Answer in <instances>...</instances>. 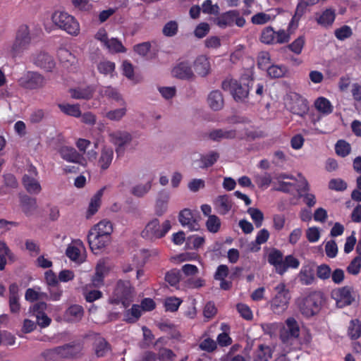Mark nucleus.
I'll return each mask as SVG.
<instances>
[{
  "label": "nucleus",
  "mask_w": 361,
  "mask_h": 361,
  "mask_svg": "<svg viewBox=\"0 0 361 361\" xmlns=\"http://www.w3.org/2000/svg\"><path fill=\"white\" fill-rule=\"evenodd\" d=\"M267 261L274 267L276 274L283 276L289 269H296L300 267V261L293 255L283 257V252L273 248L268 254Z\"/></svg>",
  "instance_id": "obj_1"
},
{
  "label": "nucleus",
  "mask_w": 361,
  "mask_h": 361,
  "mask_svg": "<svg viewBox=\"0 0 361 361\" xmlns=\"http://www.w3.org/2000/svg\"><path fill=\"white\" fill-rule=\"evenodd\" d=\"M80 345L65 344L42 352L38 361H61L63 358L75 357L80 351Z\"/></svg>",
  "instance_id": "obj_2"
},
{
  "label": "nucleus",
  "mask_w": 361,
  "mask_h": 361,
  "mask_svg": "<svg viewBox=\"0 0 361 361\" xmlns=\"http://www.w3.org/2000/svg\"><path fill=\"white\" fill-rule=\"evenodd\" d=\"M253 82L252 78H242L240 82L234 79H227L223 81L221 87L229 91L236 102H243L247 97L250 87Z\"/></svg>",
  "instance_id": "obj_3"
},
{
  "label": "nucleus",
  "mask_w": 361,
  "mask_h": 361,
  "mask_svg": "<svg viewBox=\"0 0 361 361\" xmlns=\"http://www.w3.org/2000/svg\"><path fill=\"white\" fill-rule=\"evenodd\" d=\"M133 287L130 281L118 280L116 282L109 302L112 305L122 304L124 307H128L133 301Z\"/></svg>",
  "instance_id": "obj_4"
},
{
  "label": "nucleus",
  "mask_w": 361,
  "mask_h": 361,
  "mask_svg": "<svg viewBox=\"0 0 361 361\" xmlns=\"http://www.w3.org/2000/svg\"><path fill=\"white\" fill-rule=\"evenodd\" d=\"M323 303V293L320 291H313L302 299L299 309L304 317L309 318L320 312Z\"/></svg>",
  "instance_id": "obj_5"
},
{
  "label": "nucleus",
  "mask_w": 361,
  "mask_h": 361,
  "mask_svg": "<svg viewBox=\"0 0 361 361\" xmlns=\"http://www.w3.org/2000/svg\"><path fill=\"white\" fill-rule=\"evenodd\" d=\"M171 228V224L169 220H165L161 225L159 220L154 218L146 224L140 235L145 240L154 241L164 238Z\"/></svg>",
  "instance_id": "obj_6"
},
{
  "label": "nucleus",
  "mask_w": 361,
  "mask_h": 361,
  "mask_svg": "<svg viewBox=\"0 0 361 361\" xmlns=\"http://www.w3.org/2000/svg\"><path fill=\"white\" fill-rule=\"evenodd\" d=\"M275 294L270 300V308L274 314H282L288 307L291 298L289 290L284 283H279L274 288Z\"/></svg>",
  "instance_id": "obj_7"
},
{
  "label": "nucleus",
  "mask_w": 361,
  "mask_h": 361,
  "mask_svg": "<svg viewBox=\"0 0 361 361\" xmlns=\"http://www.w3.org/2000/svg\"><path fill=\"white\" fill-rule=\"evenodd\" d=\"M54 25L68 34L77 36L80 33V25L73 16L64 11H55L51 16Z\"/></svg>",
  "instance_id": "obj_8"
},
{
  "label": "nucleus",
  "mask_w": 361,
  "mask_h": 361,
  "mask_svg": "<svg viewBox=\"0 0 361 361\" xmlns=\"http://www.w3.org/2000/svg\"><path fill=\"white\" fill-rule=\"evenodd\" d=\"M20 87L26 90H39L47 84L45 77L37 71H27L17 80Z\"/></svg>",
  "instance_id": "obj_9"
},
{
  "label": "nucleus",
  "mask_w": 361,
  "mask_h": 361,
  "mask_svg": "<svg viewBox=\"0 0 361 361\" xmlns=\"http://www.w3.org/2000/svg\"><path fill=\"white\" fill-rule=\"evenodd\" d=\"M300 336V327L297 321L293 317H289L286 321V326L280 331V340L281 346L292 348Z\"/></svg>",
  "instance_id": "obj_10"
},
{
  "label": "nucleus",
  "mask_w": 361,
  "mask_h": 361,
  "mask_svg": "<svg viewBox=\"0 0 361 361\" xmlns=\"http://www.w3.org/2000/svg\"><path fill=\"white\" fill-rule=\"evenodd\" d=\"M31 39L29 27L27 25H21L16 32V38L11 47L13 56H17L27 50L30 47Z\"/></svg>",
  "instance_id": "obj_11"
},
{
  "label": "nucleus",
  "mask_w": 361,
  "mask_h": 361,
  "mask_svg": "<svg viewBox=\"0 0 361 361\" xmlns=\"http://www.w3.org/2000/svg\"><path fill=\"white\" fill-rule=\"evenodd\" d=\"M217 16L214 22L221 28L231 27L233 24L239 27H243L245 25V19L240 15L238 10H230Z\"/></svg>",
  "instance_id": "obj_12"
},
{
  "label": "nucleus",
  "mask_w": 361,
  "mask_h": 361,
  "mask_svg": "<svg viewBox=\"0 0 361 361\" xmlns=\"http://www.w3.org/2000/svg\"><path fill=\"white\" fill-rule=\"evenodd\" d=\"M352 293L353 288L346 286L334 290L331 292V297L336 300L337 307L343 308L351 305L354 301Z\"/></svg>",
  "instance_id": "obj_13"
},
{
  "label": "nucleus",
  "mask_w": 361,
  "mask_h": 361,
  "mask_svg": "<svg viewBox=\"0 0 361 361\" xmlns=\"http://www.w3.org/2000/svg\"><path fill=\"white\" fill-rule=\"evenodd\" d=\"M289 110L293 114L304 117L309 111L307 100L298 93H293L290 96Z\"/></svg>",
  "instance_id": "obj_14"
},
{
  "label": "nucleus",
  "mask_w": 361,
  "mask_h": 361,
  "mask_svg": "<svg viewBox=\"0 0 361 361\" xmlns=\"http://www.w3.org/2000/svg\"><path fill=\"white\" fill-rule=\"evenodd\" d=\"M111 142L116 147V152L118 157L124 154L126 145L132 140L131 135L126 131H116L110 134Z\"/></svg>",
  "instance_id": "obj_15"
},
{
  "label": "nucleus",
  "mask_w": 361,
  "mask_h": 361,
  "mask_svg": "<svg viewBox=\"0 0 361 361\" xmlns=\"http://www.w3.org/2000/svg\"><path fill=\"white\" fill-rule=\"evenodd\" d=\"M178 221L183 227H187L190 231H197L200 225L197 217L190 209H183L179 212Z\"/></svg>",
  "instance_id": "obj_16"
},
{
  "label": "nucleus",
  "mask_w": 361,
  "mask_h": 361,
  "mask_svg": "<svg viewBox=\"0 0 361 361\" xmlns=\"http://www.w3.org/2000/svg\"><path fill=\"white\" fill-rule=\"evenodd\" d=\"M172 75L181 80H190L195 75L188 61H179L172 69Z\"/></svg>",
  "instance_id": "obj_17"
},
{
  "label": "nucleus",
  "mask_w": 361,
  "mask_h": 361,
  "mask_svg": "<svg viewBox=\"0 0 361 361\" xmlns=\"http://www.w3.org/2000/svg\"><path fill=\"white\" fill-rule=\"evenodd\" d=\"M110 237L103 236L101 234H96L93 231H90L87 235V241L92 251L97 254L104 248L109 242Z\"/></svg>",
  "instance_id": "obj_18"
},
{
  "label": "nucleus",
  "mask_w": 361,
  "mask_h": 361,
  "mask_svg": "<svg viewBox=\"0 0 361 361\" xmlns=\"http://www.w3.org/2000/svg\"><path fill=\"white\" fill-rule=\"evenodd\" d=\"M33 63L47 72H51L56 63L53 57L47 52H39L33 57Z\"/></svg>",
  "instance_id": "obj_19"
},
{
  "label": "nucleus",
  "mask_w": 361,
  "mask_h": 361,
  "mask_svg": "<svg viewBox=\"0 0 361 361\" xmlns=\"http://www.w3.org/2000/svg\"><path fill=\"white\" fill-rule=\"evenodd\" d=\"M275 190L290 194H293L295 192H298L300 194L301 192L308 191L309 185L307 180H305L300 187L295 183L285 182L279 180L278 186L275 188Z\"/></svg>",
  "instance_id": "obj_20"
},
{
  "label": "nucleus",
  "mask_w": 361,
  "mask_h": 361,
  "mask_svg": "<svg viewBox=\"0 0 361 361\" xmlns=\"http://www.w3.org/2000/svg\"><path fill=\"white\" fill-rule=\"evenodd\" d=\"M85 314L82 306L80 305H71L68 307L63 314L64 319L68 322L75 323L80 322Z\"/></svg>",
  "instance_id": "obj_21"
},
{
  "label": "nucleus",
  "mask_w": 361,
  "mask_h": 361,
  "mask_svg": "<svg viewBox=\"0 0 361 361\" xmlns=\"http://www.w3.org/2000/svg\"><path fill=\"white\" fill-rule=\"evenodd\" d=\"M216 211L221 215H225L232 209L233 202L228 195H219L214 201Z\"/></svg>",
  "instance_id": "obj_22"
},
{
  "label": "nucleus",
  "mask_w": 361,
  "mask_h": 361,
  "mask_svg": "<svg viewBox=\"0 0 361 361\" xmlns=\"http://www.w3.org/2000/svg\"><path fill=\"white\" fill-rule=\"evenodd\" d=\"M59 154L63 159L68 162L83 164L85 161L82 154H79L75 149L70 147H62Z\"/></svg>",
  "instance_id": "obj_23"
},
{
  "label": "nucleus",
  "mask_w": 361,
  "mask_h": 361,
  "mask_svg": "<svg viewBox=\"0 0 361 361\" xmlns=\"http://www.w3.org/2000/svg\"><path fill=\"white\" fill-rule=\"evenodd\" d=\"M93 349L97 357H103L111 350V346L104 338L98 336L94 341Z\"/></svg>",
  "instance_id": "obj_24"
},
{
  "label": "nucleus",
  "mask_w": 361,
  "mask_h": 361,
  "mask_svg": "<svg viewBox=\"0 0 361 361\" xmlns=\"http://www.w3.org/2000/svg\"><path fill=\"white\" fill-rule=\"evenodd\" d=\"M94 92L95 88L92 85L70 90L71 97L75 99L89 100L93 97Z\"/></svg>",
  "instance_id": "obj_25"
},
{
  "label": "nucleus",
  "mask_w": 361,
  "mask_h": 361,
  "mask_svg": "<svg viewBox=\"0 0 361 361\" xmlns=\"http://www.w3.org/2000/svg\"><path fill=\"white\" fill-rule=\"evenodd\" d=\"M194 68L196 73L202 76H207L210 72V63L209 59L204 55H200L194 61Z\"/></svg>",
  "instance_id": "obj_26"
},
{
  "label": "nucleus",
  "mask_w": 361,
  "mask_h": 361,
  "mask_svg": "<svg viewBox=\"0 0 361 361\" xmlns=\"http://www.w3.org/2000/svg\"><path fill=\"white\" fill-rule=\"evenodd\" d=\"M275 351H278L277 346L272 350L269 345L260 344L255 353L254 361H269Z\"/></svg>",
  "instance_id": "obj_27"
},
{
  "label": "nucleus",
  "mask_w": 361,
  "mask_h": 361,
  "mask_svg": "<svg viewBox=\"0 0 361 361\" xmlns=\"http://www.w3.org/2000/svg\"><path fill=\"white\" fill-rule=\"evenodd\" d=\"M114 158V151L111 148L104 147L99 157L97 165L102 171L109 168Z\"/></svg>",
  "instance_id": "obj_28"
},
{
  "label": "nucleus",
  "mask_w": 361,
  "mask_h": 361,
  "mask_svg": "<svg viewBox=\"0 0 361 361\" xmlns=\"http://www.w3.org/2000/svg\"><path fill=\"white\" fill-rule=\"evenodd\" d=\"M20 202L23 212L27 216L32 215L37 207L36 198L27 195L20 196Z\"/></svg>",
  "instance_id": "obj_29"
},
{
  "label": "nucleus",
  "mask_w": 361,
  "mask_h": 361,
  "mask_svg": "<svg viewBox=\"0 0 361 361\" xmlns=\"http://www.w3.org/2000/svg\"><path fill=\"white\" fill-rule=\"evenodd\" d=\"M209 107L214 111L221 110L224 104L222 93L219 90L212 91L207 98Z\"/></svg>",
  "instance_id": "obj_30"
},
{
  "label": "nucleus",
  "mask_w": 361,
  "mask_h": 361,
  "mask_svg": "<svg viewBox=\"0 0 361 361\" xmlns=\"http://www.w3.org/2000/svg\"><path fill=\"white\" fill-rule=\"evenodd\" d=\"M169 200V194L166 191L159 192L155 204L156 215L162 216L168 209V203Z\"/></svg>",
  "instance_id": "obj_31"
},
{
  "label": "nucleus",
  "mask_w": 361,
  "mask_h": 361,
  "mask_svg": "<svg viewBox=\"0 0 361 361\" xmlns=\"http://www.w3.org/2000/svg\"><path fill=\"white\" fill-rule=\"evenodd\" d=\"M235 136L236 131L235 130L215 129L209 133V138L216 142L223 139H233Z\"/></svg>",
  "instance_id": "obj_32"
},
{
  "label": "nucleus",
  "mask_w": 361,
  "mask_h": 361,
  "mask_svg": "<svg viewBox=\"0 0 361 361\" xmlns=\"http://www.w3.org/2000/svg\"><path fill=\"white\" fill-rule=\"evenodd\" d=\"M298 279L302 285L312 284L315 280L314 269L310 266H303L298 274Z\"/></svg>",
  "instance_id": "obj_33"
},
{
  "label": "nucleus",
  "mask_w": 361,
  "mask_h": 361,
  "mask_svg": "<svg viewBox=\"0 0 361 361\" xmlns=\"http://www.w3.org/2000/svg\"><path fill=\"white\" fill-rule=\"evenodd\" d=\"M22 182L27 192L30 194H38L42 190L39 183L27 174L23 176Z\"/></svg>",
  "instance_id": "obj_34"
},
{
  "label": "nucleus",
  "mask_w": 361,
  "mask_h": 361,
  "mask_svg": "<svg viewBox=\"0 0 361 361\" xmlns=\"http://www.w3.org/2000/svg\"><path fill=\"white\" fill-rule=\"evenodd\" d=\"M99 94L102 97H107L108 99L120 102L121 105L125 104V101L118 90L111 86L102 87L99 90Z\"/></svg>",
  "instance_id": "obj_35"
},
{
  "label": "nucleus",
  "mask_w": 361,
  "mask_h": 361,
  "mask_svg": "<svg viewBox=\"0 0 361 361\" xmlns=\"http://www.w3.org/2000/svg\"><path fill=\"white\" fill-rule=\"evenodd\" d=\"M105 188L99 190L91 198L87 212V217L89 218L94 215L99 209L101 205V199L103 195Z\"/></svg>",
  "instance_id": "obj_36"
},
{
  "label": "nucleus",
  "mask_w": 361,
  "mask_h": 361,
  "mask_svg": "<svg viewBox=\"0 0 361 361\" xmlns=\"http://www.w3.org/2000/svg\"><path fill=\"white\" fill-rule=\"evenodd\" d=\"M335 18V11L332 8H326L316 18V20L319 25L327 27L334 23Z\"/></svg>",
  "instance_id": "obj_37"
},
{
  "label": "nucleus",
  "mask_w": 361,
  "mask_h": 361,
  "mask_svg": "<svg viewBox=\"0 0 361 361\" xmlns=\"http://www.w3.org/2000/svg\"><path fill=\"white\" fill-rule=\"evenodd\" d=\"M142 315V310L139 305L134 304L130 309L127 310L124 313L123 320L129 324L135 323Z\"/></svg>",
  "instance_id": "obj_38"
},
{
  "label": "nucleus",
  "mask_w": 361,
  "mask_h": 361,
  "mask_svg": "<svg viewBox=\"0 0 361 361\" xmlns=\"http://www.w3.org/2000/svg\"><path fill=\"white\" fill-rule=\"evenodd\" d=\"M314 106L319 112L324 115H329L334 111V106L330 101L324 97H319L315 100Z\"/></svg>",
  "instance_id": "obj_39"
},
{
  "label": "nucleus",
  "mask_w": 361,
  "mask_h": 361,
  "mask_svg": "<svg viewBox=\"0 0 361 361\" xmlns=\"http://www.w3.org/2000/svg\"><path fill=\"white\" fill-rule=\"evenodd\" d=\"M96 234H101L103 236H109L113 231L112 224L109 221L103 220L99 221L97 225L90 229Z\"/></svg>",
  "instance_id": "obj_40"
},
{
  "label": "nucleus",
  "mask_w": 361,
  "mask_h": 361,
  "mask_svg": "<svg viewBox=\"0 0 361 361\" xmlns=\"http://www.w3.org/2000/svg\"><path fill=\"white\" fill-rule=\"evenodd\" d=\"M58 107L61 112L67 116L75 118H80L81 116L80 106L78 104H59Z\"/></svg>",
  "instance_id": "obj_41"
},
{
  "label": "nucleus",
  "mask_w": 361,
  "mask_h": 361,
  "mask_svg": "<svg viewBox=\"0 0 361 361\" xmlns=\"http://www.w3.org/2000/svg\"><path fill=\"white\" fill-rule=\"evenodd\" d=\"M182 276L181 271L178 269H172L165 274V281L171 286L177 288Z\"/></svg>",
  "instance_id": "obj_42"
},
{
  "label": "nucleus",
  "mask_w": 361,
  "mask_h": 361,
  "mask_svg": "<svg viewBox=\"0 0 361 361\" xmlns=\"http://www.w3.org/2000/svg\"><path fill=\"white\" fill-rule=\"evenodd\" d=\"M183 300L175 296H170L165 298L164 307L166 312H176L182 304Z\"/></svg>",
  "instance_id": "obj_43"
},
{
  "label": "nucleus",
  "mask_w": 361,
  "mask_h": 361,
  "mask_svg": "<svg viewBox=\"0 0 361 361\" xmlns=\"http://www.w3.org/2000/svg\"><path fill=\"white\" fill-rule=\"evenodd\" d=\"M115 63L107 60L101 61L97 64L98 71L99 73L104 75H110L112 77L114 75L113 73L115 71Z\"/></svg>",
  "instance_id": "obj_44"
},
{
  "label": "nucleus",
  "mask_w": 361,
  "mask_h": 361,
  "mask_svg": "<svg viewBox=\"0 0 361 361\" xmlns=\"http://www.w3.org/2000/svg\"><path fill=\"white\" fill-rule=\"evenodd\" d=\"M106 271L104 264H97L95 269V273L92 276V282L94 286L100 287L104 284V272Z\"/></svg>",
  "instance_id": "obj_45"
},
{
  "label": "nucleus",
  "mask_w": 361,
  "mask_h": 361,
  "mask_svg": "<svg viewBox=\"0 0 361 361\" xmlns=\"http://www.w3.org/2000/svg\"><path fill=\"white\" fill-rule=\"evenodd\" d=\"M348 335L353 340H356L361 336V322L358 319H352L350 322Z\"/></svg>",
  "instance_id": "obj_46"
},
{
  "label": "nucleus",
  "mask_w": 361,
  "mask_h": 361,
  "mask_svg": "<svg viewBox=\"0 0 361 361\" xmlns=\"http://www.w3.org/2000/svg\"><path fill=\"white\" fill-rule=\"evenodd\" d=\"M335 151L338 156L347 157L351 152L350 145L344 140H339L335 145Z\"/></svg>",
  "instance_id": "obj_47"
},
{
  "label": "nucleus",
  "mask_w": 361,
  "mask_h": 361,
  "mask_svg": "<svg viewBox=\"0 0 361 361\" xmlns=\"http://www.w3.org/2000/svg\"><path fill=\"white\" fill-rule=\"evenodd\" d=\"M219 157V154L214 151L210 152L206 155L201 156L200 161L202 165L200 166V168L204 169L212 166L216 162Z\"/></svg>",
  "instance_id": "obj_48"
},
{
  "label": "nucleus",
  "mask_w": 361,
  "mask_h": 361,
  "mask_svg": "<svg viewBox=\"0 0 361 361\" xmlns=\"http://www.w3.org/2000/svg\"><path fill=\"white\" fill-rule=\"evenodd\" d=\"M122 107L111 110L106 113L105 117L110 121H118L126 114V104L121 105Z\"/></svg>",
  "instance_id": "obj_49"
},
{
  "label": "nucleus",
  "mask_w": 361,
  "mask_h": 361,
  "mask_svg": "<svg viewBox=\"0 0 361 361\" xmlns=\"http://www.w3.org/2000/svg\"><path fill=\"white\" fill-rule=\"evenodd\" d=\"M305 44V37L300 35L296 38L292 43L288 45V48L294 54L299 55L302 53Z\"/></svg>",
  "instance_id": "obj_50"
},
{
  "label": "nucleus",
  "mask_w": 361,
  "mask_h": 361,
  "mask_svg": "<svg viewBox=\"0 0 361 361\" xmlns=\"http://www.w3.org/2000/svg\"><path fill=\"white\" fill-rule=\"evenodd\" d=\"M276 32L271 27H267L263 29L260 36V41L266 44H275Z\"/></svg>",
  "instance_id": "obj_51"
},
{
  "label": "nucleus",
  "mask_w": 361,
  "mask_h": 361,
  "mask_svg": "<svg viewBox=\"0 0 361 361\" xmlns=\"http://www.w3.org/2000/svg\"><path fill=\"white\" fill-rule=\"evenodd\" d=\"M267 74L272 78H279L283 77L287 72L285 66L271 65L267 68Z\"/></svg>",
  "instance_id": "obj_52"
},
{
  "label": "nucleus",
  "mask_w": 361,
  "mask_h": 361,
  "mask_svg": "<svg viewBox=\"0 0 361 361\" xmlns=\"http://www.w3.org/2000/svg\"><path fill=\"white\" fill-rule=\"evenodd\" d=\"M112 53H124L126 49L121 41L116 38H111L105 46Z\"/></svg>",
  "instance_id": "obj_53"
},
{
  "label": "nucleus",
  "mask_w": 361,
  "mask_h": 361,
  "mask_svg": "<svg viewBox=\"0 0 361 361\" xmlns=\"http://www.w3.org/2000/svg\"><path fill=\"white\" fill-rule=\"evenodd\" d=\"M207 229L213 233H217L221 227V221L216 215L209 216L206 221Z\"/></svg>",
  "instance_id": "obj_54"
},
{
  "label": "nucleus",
  "mask_w": 361,
  "mask_h": 361,
  "mask_svg": "<svg viewBox=\"0 0 361 361\" xmlns=\"http://www.w3.org/2000/svg\"><path fill=\"white\" fill-rule=\"evenodd\" d=\"M247 213L250 215L256 227L259 228L262 225L264 214L261 210L257 208L250 207L247 209Z\"/></svg>",
  "instance_id": "obj_55"
},
{
  "label": "nucleus",
  "mask_w": 361,
  "mask_h": 361,
  "mask_svg": "<svg viewBox=\"0 0 361 361\" xmlns=\"http://www.w3.org/2000/svg\"><path fill=\"white\" fill-rule=\"evenodd\" d=\"M178 30V23L176 20H170L164 25L162 32L166 37H173L177 34Z\"/></svg>",
  "instance_id": "obj_56"
},
{
  "label": "nucleus",
  "mask_w": 361,
  "mask_h": 361,
  "mask_svg": "<svg viewBox=\"0 0 361 361\" xmlns=\"http://www.w3.org/2000/svg\"><path fill=\"white\" fill-rule=\"evenodd\" d=\"M335 37L341 41H343L353 35V30L348 25H343L334 32Z\"/></svg>",
  "instance_id": "obj_57"
},
{
  "label": "nucleus",
  "mask_w": 361,
  "mask_h": 361,
  "mask_svg": "<svg viewBox=\"0 0 361 361\" xmlns=\"http://www.w3.org/2000/svg\"><path fill=\"white\" fill-rule=\"evenodd\" d=\"M202 11L204 13L215 15L219 14V7L217 4H212V0H205L202 4Z\"/></svg>",
  "instance_id": "obj_58"
},
{
  "label": "nucleus",
  "mask_w": 361,
  "mask_h": 361,
  "mask_svg": "<svg viewBox=\"0 0 361 361\" xmlns=\"http://www.w3.org/2000/svg\"><path fill=\"white\" fill-rule=\"evenodd\" d=\"M236 309L240 315L245 319L250 321L253 318V314L250 307L244 303H238Z\"/></svg>",
  "instance_id": "obj_59"
},
{
  "label": "nucleus",
  "mask_w": 361,
  "mask_h": 361,
  "mask_svg": "<svg viewBox=\"0 0 361 361\" xmlns=\"http://www.w3.org/2000/svg\"><path fill=\"white\" fill-rule=\"evenodd\" d=\"M329 188L335 191H344L347 188V183L341 178H332L329 182Z\"/></svg>",
  "instance_id": "obj_60"
},
{
  "label": "nucleus",
  "mask_w": 361,
  "mask_h": 361,
  "mask_svg": "<svg viewBox=\"0 0 361 361\" xmlns=\"http://www.w3.org/2000/svg\"><path fill=\"white\" fill-rule=\"evenodd\" d=\"M151 187V181H148L145 185L140 184L133 187L131 192L133 195L141 197L149 191Z\"/></svg>",
  "instance_id": "obj_61"
},
{
  "label": "nucleus",
  "mask_w": 361,
  "mask_h": 361,
  "mask_svg": "<svg viewBox=\"0 0 361 361\" xmlns=\"http://www.w3.org/2000/svg\"><path fill=\"white\" fill-rule=\"evenodd\" d=\"M199 348L204 351L207 353H212L217 348L216 342L211 338H207L200 342Z\"/></svg>",
  "instance_id": "obj_62"
},
{
  "label": "nucleus",
  "mask_w": 361,
  "mask_h": 361,
  "mask_svg": "<svg viewBox=\"0 0 361 361\" xmlns=\"http://www.w3.org/2000/svg\"><path fill=\"white\" fill-rule=\"evenodd\" d=\"M317 276L322 280H326L331 277V269L326 264H321L317 267Z\"/></svg>",
  "instance_id": "obj_63"
},
{
  "label": "nucleus",
  "mask_w": 361,
  "mask_h": 361,
  "mask_svg": "<svg viewBox=\"0 0 361 361\" xmlns=\"http://www.w3.org/2000/svg\"><path fill=\"white\" fill-rule=\"evenodd\" d=\"M361 269V258L360 257H355L350 262L347 267V271L353 275H357Z\"/></svg>",
  "instance_id": "obj_64"
}]
</instances>
